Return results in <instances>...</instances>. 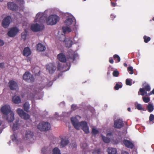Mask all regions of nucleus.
I'll return each mask as SVG.
<instances>
[{
    "label": "nucleus",
    "mask_w": 154,
    "mask_h": 154,
    "mask_svg": "<svg viewBox=\"0 0 154 154\" xmlns=\"http://www.w3.org/2000/svg\"><path fill=\"white\" fill-rule=\"evenodd\" d=\"M78 118H80V117L79 116H77L76 117H72L71 118V121L73 126L75 129L78 130H79L81 127L85 133H88L89 131L87 123L84 121L80 122H79L78 119Z\"/></svg>",
    "instance_id": "1"
},
{
    "label": "nucleus",
    "mask_w": 154,
    "mask_h": 154,
    "mask_svg": "<svg viewBox=\"0 0 154 154\" xmlns=\"http://www.w3.org/2000/svg\"><path fill=\"white\" fill-rule=\"evenodd\" d=\"M59 17L55 14L50 15L46 19V22L48 25H53L56 24L60 20Z\"/></svg>",
    "instance_id": "2"
},
{
    "label": "nucleus",
    "mask_w": 154,
    "mask_h": 154,
    "mask_svg": "<svg viewBox=\"0 0 154 154\" xmlns=\"http://www.w3.org/2000/svg\"><path fill=\"white\" fill-rule=\"evenodd\" d=\"M51 127L50 124L46 122H41L37 125V128L42 131L48 130L51 129Z\"/></svg>",
    "instance_id": "3"
},
{
    "label": "nucleus",
    "mask_w": 154,
    "mask_h": 154,
    "mask_svg": "<svg viewBox=\"0 0 154 154\" xmlns=\"http://www.w3.org/2000/svg\"><path fill=\"white\" fill-rule=\"evenodd\" d=\"M64 18V24L67 26L71 25L74 20L73 16L71 14L68 13L65 14Z\"/></svg>",
    "instance_id": "4"
},
{
    "label": "nucleus",
    "mask_w": 154,
    "mask_h": 154,
    "mask_svg": "<svg viewBox=\"0 0 154 154\" xmlns=\"http://www.w3.org/2000/svg\"><path fill=\"white\" fill-rule=\"evenodd\" d=\"M44 28V26L42 23L38 22L35 23L31 26V30L34 32H37L42 30Z\"/></svg>",
    "instance_id": "5"
},
{
    "label": "nucleus",
    "mask_w": 154,
    "mask_h": 154,
    "mask_svg": "<svg viewBox=\"0 0 154 154\" xmlns=\"http://www.w3.org/2000/svg\"><path fill=\"white\" fill-rule=\"evenodd\" d=\"M0 111L4 116L12 111L10 105L6 104H4L1 106Z\"/></svg>",
    "instance_id": "6"
},
{
    "label": "nucleus",
    "mask_w": 154,
    "mask_h": 154,
    "mask_svg": "<svg viewBox=\"0 0 154 154\" xmlns=\"http://www.w3.org/2000/svg\"><path fill=\"white\" fill-rule=\"evenodd\" d=\"M45 17L43 15V13L39 12L37 13L35 18L34 22L42 23L44 21L43 19Z\"/></svg>",
    "instance_id": "7"
},
{
    "label": "nucleus",
    "mask_w": 154,
    "mask_h": 154,
    "mask_svg": "<svg viewBox=\"0 0 154 154\" xmlns=\"http://www.w3.org/2000/svg\"><path fill=\"white\" fill-rule=\"evenodd\" d=\"M23 78L24 80L28 82H33L34 79L32 75L29 72H26L23 75Z\"/></svg>",
    "instance_id": "8"
},
{
    "label": "nucleus",
    "mask_w": 154,
    "mask_h": 154,
    "mask_svg": "<svg viewBox=\"0 0 154 154\" xmlns=\"http://www.w3.org/2000/svg\"><path fill=\"white\" fill-rule=\"evenodd\" d=\"M19 31V29L17 27H13L8 31V35L10 37H13L17 35Z\"/></svg>",
    "instance_id": "9"
},
{
    "label": "nucleus",
    "mask_w": 154,
    "mask_h": 154,
    "mask_svg": "<svg viewBox=\"0 0 154 154\" xmlns=\"http://www.w3.org/2000/svg\"><path fill=\"white\" fill-rule=\"evenodd\" d=\"M145 90L147 91H149L150 90V88L149 85H147L144 88H140V89L139 92L140 93V94L142 96L145 95L148 96L152 94L151 92L147 94L146 92L145 91Z\"/></svg>",
    "instance_id": "10"
},
{
    "label": "nucleus",
    "mask_w": 154,
    "mask_h": 154,
    "mask_svg": "<svg viewBox=\"0 0 154 154\" xmlns=\"http://www.w3.org/2000/svg\"><path fill=\"white\" fill-rule=\"evenodd\" d=\"M8 8L13 11H16L18 9V6L14 2H9L7 3Z\"/></svg>",
    "instance_id": "11"
},
{
    "label": "nucleus",
    "mask_w": 154,
    "mask_h": 154,
    "mask_svg": "<svg viewBox=\"0 0 154 154\" xmlns=\"http://www.w3.org/2000/svg\"><path fill=\"white\" fill-rule=\"evenodd\" d=\"M4 117L9 122H13L14 119V113L12 111L9 113L7 115H5Z\"/></svg>",
    "instance_id": "12"
},
{
    "label": "nucleus",
    "mask_w": 154,
    "mask_h": 154,
    "mask_svg": "<svg viewBox=\"0 0 154 154\" xmlns=\"http://www.w3.org/2000/svg\"><path fill=\"white\" fill-rule=\"evenodd\" d=\"M8 85L10 89L12 90H16L18 87L17 83L13 80L10 81L8 83Z\"/></svg>",
    "instance_id": "13"
},
{
    "label": "nucleus",
    "mask_w": 154,
    "mask_h": 154,
    "mask_svg": "<svg viewBox=\"0 0 154 154\" xmlns=\"http://www.w3.org/2000/svg\"><path fill=\"white\" fill-rule=\"evenodd\" d=\"M11 18L10 16H7L3 20L2 24V26L5 28L9 26L10 21Z\"/></svg>",
    "instance_id": "14"
},
{
    "label": "nucleus",
    "mask_w": 154,
    "mask_h": 154,
    "mask_svg": "<svg viewBox=\"0 0 154 154\" xmlns=\"http://www.w3.org/2000/svg\"><path fill=\"white\" fill-rule=\"evenodd\" d=\"M123 125L122 120L120 119H117L114 122V127L116 128H119Z\"/></svg>",
    "instance_id": "15"
},
{
    "label": "nucleus",
    "mask_w": 154,
    "mask_h": 154,
    "mask_svg": "<svg viewBox=\"0 0 154 154\" xmlns=\"http://www.w3.org/2000/svg\"><path fill=\"white\" fill-rule=\"evenodd\" d=\"M56 69L55 65L54 63H50L47 66V69L50 73H53Z\"/></svg>",
    "instance_id": "16"
},
{
    "label": "nucleus",
    "mask_w": 154,
    "mask_h": 154,
    "mask_svg": "<svg viewBox=\"0 0 154 154\" xmlns=\"http://www.w3.org/2000/svg\"><path fill=\"white\" fill-rule=\"evenodd\" d=\"M112 136V133L111 132L108 133L106 134L107 137H105L103 135H101V137L103 141L106 143H108L110 141V138L109 137H111Z\"/></svg>",
    "instance_id": "17"
},
{
    "label": "nucleus",
    "mask_w": 154,
    "mask_h": 154,
    "mask_svg": "<svg viewBox=\"0 0 154 154\" xmlns=\"http://www.w3.org/2000/svg\"><path fill=\"white\" fill-rule=\"evenodd\" d=\"M63 42L66 47L68 48L70 47L72 44V40L69 38H66Z\"/></svg>",
    "instance_id": "18"
},
{
    "label": "nucleus",
    "mask_w": 154,
    "mask_h": 154,
    "mask_svg": "<svg viewBox=\"0 0 154 154\" xmlns=\"http://www.w3.org/2000/svg\"><path fill=\"white\" fill-rule=\"evenodd\" d=\"M12 100L13 103L16 104H18L21 103L20 97L17 95H15L12 97Z\"/></svg>",
    "instance_id": "19"
},
{
    "label": "nucleus",
    "mask_w": 154,
    "mask_h": 154,
    "mask_svg": "<svg viewBox=\"0 0 154 154\" xmlns=\"http://www.w3.org/2000/svg\"><path fill=\"white\" fill-rule=\"evenodd\" d=\"M58 60L61 62H64L66 61V57L64 54L62 53H60L57 55Z\"/></svg>",
    "instance_id": "20"
},
{
    "label": "nucleus",
    "mask_w": 154,
    "mask_h": 154,
    "mask_svg": "<svg viewBox=\"0 0 154 154\" xmlns=\"http://www.w3.org/2000/svg\"><path fill=\"white\" fill-rule=\"evenodd\" d=\"M33 133L30 131H28L26 132L25 137L26 139L31 140L33 138Z\"/></svg>",
    "instance_id": "21"
},
{
    "label": "nucleus",
    "mask_w": 154,
    "mask_h": 154,
    "mask_svg": "<svg viewBox=\"0 0 154 154\" xmlns=\"http://www.w3.org/2000/svg\"><path fill=\"white\" fill-rule=\"evenodd\" d=\"M31 51L28 47L25 48L23 51V55L25 56H28L31 54Z\"/></svg>",
    "instance_id": "22"
},
{
    "label": "nucleus",
    "mask_w": 154,
    "mask_h": 154,
    "mask_svg": "<svg viewBox=\"0 0 154 154\" xmlns=\"http://www.w3.org/2000/svg\"><path fill=\"white\" fill-rule=\"evenodd\" d=\"M20 127V125L18 123V121H16L13 124L11 127L13 131H16L18 130Z\"/></svg>",
    "instance_id": "23"
},
{
    "label": "nucleus",
    "mask_w": 154,
    "mask_h": 154,
    "mask_svg": "<svg viewBox=\"0 0 154 154\" xmlns=\"http://www.w3.org/2000/svg\"><path fill=\"white\" fill-rule=\"evenodd\" d=\"M68 143V141L66 138H62L60 143V146L61 147H63L66 146Z\"/></svg>",
    "instance_id": "24"
},
{
    "label": "nucleus",
    "mask_w": 154,
    "mask_h": 154,
    "mask_svg": "<svg viewBox=\"0 0 154 154\" xmlns=\"http://www.w3.org/2000/svg\"><path fill=\"white\" fill-rule=\"evenodd\" d=\"M123 142L124 144L127 147L132 148L133 147V143L128 140H124Z\"/></svg>",
    "instance_id": "25"
},
{
    "label": "nucleus",
    "mask_w": 154,
    "mask_h": 154,
    "mask_svg": "<svg viewBox=\"0 0 154 154\" xmlns=\"http://www.w3.org/2000/svg\"><path fill=\"white\" fill-rule=\"evenodd\" d=\"M37 50L38 51H45L46 49V48L43 45L39 43L37 45Z\"/></svg>",
    "instance_id": "26"
},
{
    "label": "nucleus",
    "mask_w": 154,
    "mask_h": 154,
    "mask_svg": "<svg viewBox=\"0 0 154 154\" xmlns=\"http://www.w3.org/2000/svg\"><path fill=\"white\" fill-rule=\"evenodd\" d=\"M62 30L64 34L69 33L71 31V29L68 26L63 27Z\"/></svg>",
    "instance_id": "27"
},
{
    "label": "nucleus",
    "mask_w": 154,
    "mask_h": 154,
    "mask_svg": "<svg viewBox=\"0 0 154 154\" xmlns=\"http://www.w3.org/2000/svg\"><path fill=\"white\" fill-rule=\"evenodd\" d=\"M107 152L109 154H116L117 153L116 149L112 148H109Z\"/></svg>",
    "instance_id": "28"
},
{
    "label": "nucleus",
    "mask_w": 154,
    "mask_h": 154,
    "mask_svg": "<svg viewBox=\"0 0 154 154\" xmlns=\"http://www.w3.org/2000/svg\"><path fill=\"white\" fill-rule=\"evenodd\" d=\"M59 39L61 41L64 42L65 40V36L64 35L62 34L61 33L59 32L58 35Z\"/></svg>",
    "instance_id": "29"
},
{
    "label": "nucleus",
    "mask_w": 154,
    "mask_h": 154,
    "mask_svg": "<svg viewBox=\"0 0 154 154\" xmlns=\"http://www.w3.org/2000/svg\"><path fill=\"white\" fill-rule=\"evenodd\" d=\"M30 105L28 102H26L23 105V108L24 110L27 112L29 111Z\"/></svg>",
    "instance_id": "30"
},
{
    "label": "nucleus",
    "mask_w": 154,
    "mask_h": 154,
    "mask_svg": "<svg viewBox=\"0 0 154 154\" xmlns=\"http://www.w3.org/2000/svg\"><path fill=\"white\" fill-rule=\"evenodd\" d=\"M21 38L24 40H26L28 38V35L27 32L26 31L22 33Z\"/></svg>",
    "instance_id": "31"
},
{
    "label": "nucleus",
    "mask_w": 154,
    "mask_h": 154,
    "mask_svg": "<svg viewBox=\"0 0 154 154\" xmlns=\"http://www.w3.org/2000/svg\"><path fill=\"white\" fill-rule=\"evenodd\" d=\"M17 112L19 115L20 117L22 116L23 115L25 112L23 110L20 108H18L17 109Z\"/></svg>",
    "instance_id": "32"
},
{
    "label": "nucleus",
    "mask_w": 154,
    "mask_h": 154,
    "mask_svg": "<svg viewBox=\"0 0 154 154\" xmlns=\"http://www.w3.org/2000/svg\"><path fill=\"white\" fill-rule=\"evenodd\" d=\"M21 117L25 120H27L29 119L30 116L28 114L24 112L23 115L22 116H21Z\"/></svg>",
    "instance_id": "33"
},
{
    "label": "nucleus",
    "mask_w": 154,
    "mask_h": 154,
    "mask_svg": "<svg viewBox=\"0 0 154 154\" xmlns=\"http://www.w3.org/2000/svg\"><path fill=\"white\" fill-rule=\"evenodd\" d=\"M92 132L93 134L95 135L98 133L99 131L96 128L93 127L92 128Z\"/></svg>",
    "instance_id": "34"
},
{
    "label": "nucleus",
    "mask_w": 154,
    "mask_h": 154,
    "mask_svg": "<svg viewBox=\"0 0 154 154\" xmlns=\"http://www.w3.org/2000/svg\"><path fill=\"white\" fill-rule=\"evenodd\" d=\"M53 154H61L60 151L58 148H55L53 150Z\"/></svg>",
    "instance_id": "35"
},
{
    "label": "nucleus",
    "mask_w": 154,
    "mask_h": 154,
    "mask_svg": "<svg viewBox=\"0 0 154 154\" xmlns=\"http://www.w3.org/2000/svg\"><path fill=\"white\" fill-rule=\"evenodd\" d=\"M148 109L149 111V112H151L153 110V106L151 104H149L148 106Z\"/></svg>",
    "instance_id": "36"
},
{
    "label": "nucleus",
    "mask_w": 154,
    "mask_h": 154,
    "mask_svg": "<svg viewBox=\"0 0 154 154\" xmlns=\"http://www.w3.org/2000/svg\"><path fill=\"white\" fill-rule=\"evenodd\" d=\"M61 117V115H59L58 113L56 112H55L54 115V118L57 120H59V118Z\"/></svg>",
    "instance_id": "37"
},
{
    "label": "nucleus",
    "mask_w": 154,
    "mask_h": 154,
    "mask_svg": "<svg viewBox=\"0 0 154 154\" xmlns=\"http://www.w3.org/2000/svg\"><path fill=\"white\" fill-rule=\"evenodd\" d=\"M143 101L146 103L148 102L150 100L149 98L148 97H143Z\"/></svg>",
    "instance_id": "38"
},
{
    "label": "nucleus",
    "mask_w": 154,
    "mask_h": 154,
    "mask_svg": "<svg viewBox=\"0 0 154 154\" xmlns=\"http://www.w3.org/2000/svg\"><path fill=\"white\" fill-rule=\"evenodd\" d=\"M144 42L146 43H147L148 41H149L150 40V38L149 37L147 38L146 36H144L143 37Z\"/></svg>",
    "instance_id": "39"
},
{
    "label": "nucleus",
    "mask_w": 154,
    "mask_h": 154,
    "mask_svg": "<svg viewBox=\"0 0 154 154\" xmlns=\"http://www.w3.org/2000/svg\"><path fill=\"white\" fill-rule=\"evenodd\" d=\"M122 87V85L121 84H116L115 87V88L116 90H118L119 89V88H120Z\"/></svg>",
    "instance_id": "40"
},
{
    "label": "nucleus",
    "mask_w": 154,
    "mask_h": 154,
    "mask_svg": "<svg viewBox=\"0 0 154 154\" xmlns=\"http://www.w3.org/2000/svg\"><path fill=\"white\" fill-rule=\"evenodd\" d=\"M128 71H130V74H133V71L132 67L130 66L128 67Z\"/></svg>",
    "instance_id": "41"
},
{
    "label": "nucleus",
    "mask_w": 154,
    "mask_h": 154,
    "mask_svg": "<svg viewBox=\"0 0 154 154\" xmlns=\"http://www.w3.org/2000/svg\"><path fill=\"white\" fill-rule=\"evenodd\" d=\"M113 75L114 76L117 77L119 75V72L118 71H114L113 72Z\"/></svg>",
    "instance_id": "42"
},
{
    "label": "nucleus",
    "mask_w": 154,
    "mask_h": 154,
    "mask_svg": "<svg viewBox=\"0 0 154 154\" xmlns=\"http://www.w3.org/2000/svg\"><path fill=\"white\" fill-rule=\"evenodd\" d=\"M114 58L118 60V62H119L120 60V58L117 55L115 54L114 56Z\"/></svg>",
    "instance_id": "43"
},
{
    "label": "nucleus",
    "mask_w": 154,
    "mask_h": 154,
    "mask_svg": "<svg viewBox=\"0 0 154 154\" xmlns=\"http://www.w3.org/2000/svg\"><path fill=\"white\" fill-rule=\"evenodd\" d=\"M17 2L20 5H22L24 3V0H16Z\"/></svg>",
    "instance_id": "44"
},
{
    "label": "nucleus",
    "mask_w": 154,
    "mask_h": 154,
    "mask_svg": "<svg viewBox=\"0 0 154 154\" xmlns=\"http://www.w3.org/2000/svg\"><path fill=\"white\" fill-rule=\"evenodd\" d=\"M126 83L127 85H131V81L128 79L126 80Z\"/></svg>",
    "instance_id": "45"
},
{
    "label": "nucleus",
    "mask_w": 154,
    "mask_h": 154,
    "mask_svg": "<svg viewBox=\"0 0 154 154\" xmlns=\"http://www.w3.org/2000/svg\"><path fill=\"white\" fill-rule=\"evenodd\" d=\"M149 120L150 121H152L154 120V116L152 114H151L149 117Z\"/></svg>",
    "instance_id": "46"
},
{
    "label": "nucleus",
    "mask_w": 154,
    "mask_h": 154,
    "mask_svg": "<svg viewBox=\"0 0 154 154\" xmlns=\"http://www.w3.org/2000/svg\"><path fill=\"white\" fill-rule=\"evenodd\" d=\"M136 107L137 108L138 110H141L142 109V108L141 105L140 104H138L137 105Z\"/></svg>",
    "instance_id": "47"
},
{
    "label": "nucleus",
    "mask_w": 154,
    "mask_h": 154,
    "mask_svg": "<svg viewBox=\"0 0 154 154\" xmlns=\"http://www.w3.org/2000/svg\"><path fill=\"white\" fill-rule=\"evenodd\" d=\"M77 108L76 105L73 104L71 106V109L73 110H75Z\"/></svg>",
    "instance_id": "48"
},
{
    "label": "nucleus",
    "mask_w": 154,
    "mask_h": 154,
    "mask_svg": "<svg viewBox=\"0 0 154 154\" xmlns=\"http://www.w3.org/2000/svg\"><path fill=\"white\" fill-rule=\"evenodd\" d=\"M4 63H0V68H3L4 67Z\"/></svg>",
    "instance_id": "49"
},
{
    "label": "nucleus",
    "mask_w": 154,
    "mask_h": 154,
    "mask_svg": "<svg viewBox=\"0 0 154 154\" xmlns=\"http://www.w3.org/2000/svg\"><path fill=\"white\" fill-rule=\"evenodd\" d=\"M87 145L85 143L83 144L82 145V147L83 149L87 147Z\"/></svg>",
    "instance_id": "50"
},
{
    "label": "nucleus",
    "mask_w": 154,
    "mask_h": 154,
    "mask_svg": "<svg viewBox=\"0 0 154 154\" xmlns=\"http://www.w3.org/2000/svg\"><path fill=\"white\" fill-rule=\"evenodd\" d=\"M4 43L3 41L0 40V46H2L4 45Z\"/></svg>",
    "instance_id": "51"
},
{
    "label": "nucleus",
    "mask_w": 154,
    "mask_h": 154,
    "mask_svg": "<svg viewBox=\"0 0 154 154\" xmlns=\"http://www.w3.org/2000/svg\"><path fill=\"white\" fill-rule=\"evenodd\" d=\"M122 154H129L128 152H127L126 151H122Z\"/></svg>",
    "instance_id": "52"
},
{
    "label": "nucleus",
    "mask_w": 154,
    "mask_h": 154,
    "mask_svg": "<svg viewBox=\"0 0 154 154\" xmlns=\"http://www.w3.org/2000/svg\"><path fill=\"white\" fill-rule=\"evenodd\" d=\"M111 4L112 6L113 7H115L116 6V4L115 3H114L111 2Z\"/></svg>",
    "instance_id": "53"
},
{
    "label": "nucleus",
    "mask_w": 154,
    "mask_h": 154,
    "mask_svg": "<svg viewBox=\"0 0 154 154\" xmlns=\"http://www.w3.org/2000/svg\"><path fill=\"white\" fill-rule=\"evenodd\" d=\"M109 62L111 63H113V60L112 59H110L109 60Z\"/></svg>",
    "instance_id": "54"
},
{
    "label": "nucleus",
    "mask_w": 154,
    "mask_h": 154,
    "mask_svg": "<svg viewBox=\"0 0 154 154\" xmlns=\"http://www.w3.org/2000/svg\"><path fill=\"white\" fill-rule=\"evenodd\" d=\"M2 122L0 121V125H1ZM2 132V129L0 128V134Z\"/></svg>",
    "instance_id": "55"
},
{
    "label": "nucleus",
    "mask_w": 154,
    "mask_h": 154,
    "mask_svg": "<svg viewBox=\"0 0 154 154\" xmlns=\"http://www.w3.org/2000/svg\"><path fill=\"white\" fill-rule=\"evenodd\" d=\"M0 56L2 57H3V54H2L0 53Z\"/></svg>",
    "instance_id": "56"
},
{
    "label": "nucleus",
    "mask_w": 154,
    "mask_h": 154,
    "mask_svg": "<svg viewBox=\"0 0 154 154\" xmlns=\"http://www.w3.org/2000/svg\"><path fill=\"white\" fill-rule=\"evenodd\" d=\"M124 66H125L126 67V66H127V64L126 63H124Z\"/></svg>",
    "instance_id": "57"
},
{
    "label": "nucleus",
    "mask_w": 154,
    "mask_h": 154,
    "mask_svg": "<svg viewBox=\"0 0 154 154\" xmlns=\"http://www.w3.org/2000/svg\"><path fill=\"white\" fill-rule=\"evenodd\" d=\"M130 110H131V109L130 108H128V111H130Z\"/></svg>",
    "instance_id": "58"
},
{
    "label": "nucleus",
    "mask_w": 154,
    "mask_h": 154,
    "mask_svg": "<svg viewBox=\"0 0 154 154\" xmlns=\"http://www.w3.org/2000/svg\"><path fill=\"white\" fill-rule=\"evenodd\" d=\"M45 148H43V149H42V151H43H43H44L45 150Z\"/></svg>",
    "instance_id": "59"
},
{
    "label": "nucleus",
    "mask_w": 154,
    "mask_h": 154,
    "mask_svg": "<svg viewBox=\"0 0 154 154\" xmlns=\"http://www.w3.org/2000/svg\"><path fill=\"white\" fill-rule=\"evenodd\" d=\"M3 0H0V2H2Z\"/></svg>",
    "instance_id": "60"
},
{
    "label": "nucleus",
    "mask_w": 154,
    "mask_h": 154,
    "mask_svg": "<svg viewBox=\"0 0 154 154\" xmlns=\"http://www.w3.org/2000/svg\"><path fill=\"white\" fill-rule=\"evenodd\" d=\"M152 20H154V17H153V19H152Z\"/></svg>",
    "instance_id": "61"
},
{
    "label": "nucleus",
    "mask_w": 154,
    "mask_h": 154,
    "mask_svg": "<svg viewBox=\"0 0 154 154\" xmlns=\"http://www.w3.org/2000/svg\"><path fill=\"white\" fill-rule=\"evenodd\" d=\"M86 0H84V1H85Z\"/></svg>",
    "instance_id": "62"
}]
</instances>
